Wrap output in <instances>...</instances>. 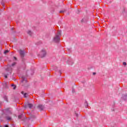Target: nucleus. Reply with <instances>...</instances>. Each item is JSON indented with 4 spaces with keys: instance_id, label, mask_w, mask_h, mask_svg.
Returning <instances> with one entry per match:
<instances>
[{
    "instance_id": "nucleus-11",
    "label": "nucleus",
    "mask_w": 127,
    "mask_h": 127,
    "mask_svg": "<svg viewBox=\"0 0 127 127\" xmlns=\"http://www.w3.org/2000/svg\"><path fill=\"white\" fill-rule=\"evenodd\" d=\"M11 86L12 87H13L14 90H15V89H16V86L14 84H12Z\"/></svg>"
},
{
    "instance_id": "nucleus-18",
    "label": "nucleus",
    "mask_w": 127,
    "mask_h": 127,
    "mask_svg": "<svg viewBox=\"0 0 127 127\" xmlns=\"http://www.w3.org/2000/svg\"><path fill=\"white\" fill-rule=\"evenodd\" d=\"M13 58H14V60H17L16 57H14Z\"/></svg>"
},
{
    "instance_id": "nucleus-14",
    "label": "nucleus",
    "mask_w": 127,
    "mask_h": 127,
    "mask_svg": "<svg viewBox=\"0 0 127 127\" xmlns=\"http://www.w3.org/2000/svg\"><path fill=\"white\" fill-rule=\"evenodd\" d=\"M7 120L8 121H10V120H11V118L9 117H7Z\"/></svg>"
},
{
    "instance_id": "nucleus-2",
    "label": "nucleus",
    "mask_w": 127,
    "mask_h": 127,
    "mask_svg": "<svg viewBox=\"0 0 127 127\" xmlns=\"http://www.w3.org/2000/svg\"><path fill=\"white\" fill-rule=\"evenodd\" d=\"M60 41V37L58 35H56V36L54 38V41L55 42H58V41Z\"/></svg>"
},
{
    "instance_id": "nucleus-8",
    "label": "nucleus",
    "mask_w": 127,
    "mask_h": 127,
    "mask_svg": "<svg viewBox=\"0 0 127 127\" xmlns=\"http://www.w3.org/2000/svg\"><path fill=\"white\" fill-rule=\"evenodd\" d=\"M15 65H16V63L14 62L11 64V67H14V66H15Z\"/></svg>"
},
{
    "instance_id": "nucleus-15",
    "label": "nucleus",
    "mask_w": 127,
    "mask_h": 127,
    "mask_svg": "<svg viewBox=\"0 0 127 127\" xmlns=\"http://www.w3.org/2000/svg\"><path fill=\"white\" fill-rule=\"evenodd\" d=\"M65 10H61L60 11V13H63L64 12H65Z\"/></svg>"
},
{
    "instance_id": "nucleus-13",
    "label": "nucleus",
    "mask_w": 127,
    "mask_h": 127,
    "mask_svg": "<svg viewBox=\"0 0 127 127\" xmlns=\"http://www.w3.org/2000/svg\"><path fill=\"white\" fill-rule=\"evenodd\" d=\"M8 52H9V51H8V50H5V51L4 52V54H6V53H8Z\"/></svg>"
},
{
    "instance_id": "nucleus-16",
    "label": "nucleus",
    "mask_w": 127,
    "mask_h": 127,
    "mask_svg": "<svg viewBox=\"0 0 127 127\" xmlns=\"http://www.w3.org/2000/svg\"><path fill=\"white\" fill-rule=\"evenodd\" d=\"M123 65H124V66H127V63L126 62H123Z\"/></svg>"
},
{
    "instance_id": "nucleus-4",
    "label": "nucleus",
    "mask_w": 127,
    "mask_h": 127,
    "mask_svg": "<svg viewBox=\"0 0 127 127\" xmlns=\"http://www.w3.org/2000/svg\"><path fill=\"white\" fill-rule=\"evenodd\" d=\"M38 109H39V110H41V111H42V110L44 109V107L41 105H39L38 106Z\"/></svg>"
},
{
    "instance_id": "nucleus-19",
    "label": "nucleus",
    "mask_w": 127,
    "mask_h": 127,
    "mask_svg": "<svg viewBox=\"0 0 127 127\" xmlns=\"http://www.w3.org/2000/svg\"><path fill=\"white\" fill-rule=\"evenodd\" d=\"M4 77H5V78H7V75H5Z\"/></svg>"
},
{
    "instance_id": "nucleus-7",
    "label": "nucleus",
    "mask_w": 127,
    "mask_h": 127,
    "mask_svg": "<svg viewBox=\"0 0 127 127\" xmlns=\"http://www.w3.org/2000/svg\"><path fill=\"white\" fill-rule=\"evenodd\" d=\"M28 107L29 109H31L33 107V105L31 104H28Z\"/></svg>"
},
{
    "instance_id": "nucleus-20",
    "label": "nucleus",
    "mask_w": 127,
    "mask_h": 127,
    "mask_svg": "<svg viewBox=\"0 0 127 127\" xmlns=\"http://www.w3.org/2000/svg\"><path fill=\"white\" fill-rule=\"evenodd\" d=\"M4 127H8V126L5 125V126H4Z\"/></svg>"
},
{
    "instance_id": "nucleus-21",
    "label": "nucleus",
    "mask_w": 127,
    "mask_h": 127,
    "mask_svg": "<svg viewBox=\"0 0 127 127\" xmlns=\"http://www.w3.org/2000/svg\"><path fill=\"white\" fill-rule=\"evenodd\" d=\"M93 75H96V72H93Z\"/></svg>"
},
{
    "instance_id": "nucleus-5",
    "label": "nucleus",
    "mask_w": 127,
    "mask_h": 127,
    "mask_svg": "<svg viewBox=\"0 0 127 127\" xmlns=\"http://www.w3.org/2000/svg\"><path fill=\"white\" fill-rule=\"evenodd\" d=\"M27 81V80H26V78H22L21 80V83H22L23 84H25Z\"/></svg>"
},
{
    "instance_id": "nucleus-9",
    "label": "nucleus",
    "mask_w": 127,
    "mask_h": 127,
    "mask_svg": "<svg viewBox=\"0 0 127 127\" xmlns=\"http://www.w3.org/2000/svg\"><path fill=\"white\" fill-rule=\"evenodd\" d=\"M27 33L29 35H32V32H31V31H28Z\"/></svg>"
},
{
    "instance_id": "nucleus-6",
    "label": "nucleus",
    "mask_w": 127,
    "mask_h": 127,
    "mask_svg": "<svg viewBox=\"0 0 127 127\" xmlns=\"http://www.w3.org/2000/svg\"><path fill=\"white\" fill-rule=\"evenodd\" d=\"M88 106H89V104H88V102L86 101L84 103V106L85 108H87V107H88Z\"/></svg>"
},
{
    "instance_id": "nucleus-22",
    "label": "nucleus",
    "mask_w": 127,
    "mask_h": 127,
    "mask_svg": "<svg viewBox=\"0 0 127 127\" xmlns=\"http://www.w3.org/2000/svg\"><path fill=\"white\" fill-rule=\"evenodd\" d=\"M21 94H23V91H22V92H21Z\"/></svg>"
},
{
    "instance_id": "nucleus-1",
    "label": "nucleus",
    "mask_w": 127,
    "mask_h": 127,
    "mask_svg": "<svg viewBox=\"0 0 127 127\" xmlns=\"http://www.w3.org/2000/svg\"><path fill=\"white\" fill-rule=\"evenodd\" d=\"M40 55L42 58L45 57V56H46V51H45V50H42L40 53Z\"/></svg>"
},
{
    "instance_id": "nucleus-17",
    "label": "nucleus",
    "mask_w": 127,
    "mask_h": 127,
    "mask_svg": "<svg viewBox=\"0 0 127 127\" xmlns=\"http://www.w3.org/2000/svg\"><path fill=\"white\" fill-rule=\"evenodd\" d=\"M22 115H19V116H18V119H20L21 118H22Z\"/></svg>"
},
{
    "instance_id": "nucleus-12",
    "label": "nucleus",
    "mask_w": 127,
    "mask_h": 127,
    "mask_svg": "<svg viewBox=\"0 0 127 127\" xmlns=\"http://www.w3.org/2000/svg\"><path fill=\"white\" fill-rule=\"evenodd\" d=\"M56 35H58L59 36H60L61 35V31H59L58 32V34Z\"/></svg>"
},
{
    "instance_id": "nucleus-3",
    "label": "nucleus",
    "mask_w": 127,
    "mask_h": 127,
    "mask_svg": "<svg viewBox=\"0 0 127 127\" xmlns=\"http://www.w3.org/2000/svg\"><path fill=\"white\" fill-rule=\"evenodd\" d=\"M19 53L20 54V56L22 57H24V51L20 50L19 51Z\"/></svg>"
},
{
    "instance_id": "nucleus-10",
    "label": "nucleus",
    "mask_w": 127,
    "mask_h": 127,
    "mask_svg": "<svg viewBox=\"0 0 127 127\" xmlns=\"http://www.w3.org/2000/svg\"><path fill=\"white\" fill-rule=\"evenodd\" d=\"M24 98H27V97H28V94L27 93H24Z\"/></svg>"
}]
</instances>
